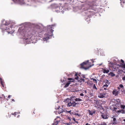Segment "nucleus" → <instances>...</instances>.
Here are the masks:
<instances>
[{"mask_svg": "<svg viewBox=\"0 0 125 125\" xmlns=\"http://www.w3.org/2000/svg\"><path fill=\"white\" fill-rule=\"evenodd\" d=\"M121 107L122 108L124 109L125 107V105H121Z\"/></svg>", "mask_w": 125, "mask_h": 125, "instance_id": "nucleus-32", "label": "nucleus"}, {"mask_svg": "<svg viewBox=\"0 0 125 125\" xmlns=\"http://www.w3.org/2000/svg\"><path fill=\"white\" fill-rule=\"evenodd\" d=\"M82 9H84V8L83 7L82 8Z\"/></svg>", "mask_w": 125, "mask_h": 125, "instance_id": "nucleus-57", "label": "nucleus"}, {"mask_svg": "<svg viewBox=\"0 0 125 125\" xmlns=\"http://www.w3.org/2000/svg\"><path fill=\"white\" fill-rule=\"evenodd\" d=\"M119 87H117L118 89L119 90H120V87L123 88H123L124 87L123 85L122 84H120L119 85Z\"/></svg>", "mask_w": 125, "mask_h": 125, "instance_id": "nucleus-21", "label": "nucleus"}, {"mask_svg": "<svg viewBox=\"0 0 125 125\" xmlns=\"http://www.w3.org/2000/svg\"><path fill=\"white\" fill-rule=\"evenodd\" d=\"M108 85H109L107 84H105L104 85H103V87H107L108 86Z\"/></svg>", "mask_w": 125, "mask_h": 125, "instance_id": "nucleus-34", "label": "nucleus"}, {"mask_svg": "<svg viewBox=\"0 0 125 125\" xmlns=\"http://www.w3.org/2000/svg\"><path fill=\"white\" fill-rule=\"evenodd\" d=\"M89 61L88 60H87L86 61L84 62H83L81 64H80V65L81 66V68L84 69L85 70H86V69H88L89 68V67L87 68H86L85 67H83V66L84 65H86L87 64V63H88Z\"/></svg>", "mask_w": 125, "mask_h": 125, "instance_id": "nucleus-8", "label": "nucleus"}, {"mask_svg": "<svg viewBox=\"0 0 125 125\" xmlns=\"http://www.w3.org/2000/svg\"><path fill=\"white\" fill-rule=\"evenodd\" d=\"M2 95L3 96H4V99H5V96H4V94H3Z\"/></svg>", "mask_w": 125, "mask_h": 125, "instance_id": "nucleus-53", "label": "nucleus"}, {"mask_svg": "<svg viewBox=\"0 0 125 125\" xmlns=\"http://www.w3.org/2000/svg\"><path fill=\"white\" fill-rule=\"evenodd\" d=\"M93 88L96 89V90L97 89V88L94 84L93 86Z\"/></svg>", "mask_w": 125, "mask_h": 125, "instance_id": "nucleus-31", "label": "nucleus"}, {"mask_svg": "<svg viewBox=\"0 0 125 125\" xmlns=\"http://www.w3.org/2000/svg\"><path fill=\"white\" fill-rule=\"evenodd\" d=\"M103 88H104V90H106V87H103Z\"/></svg>", "mask_w": 125, "mask_h": 125, "instance_id": "nucleus-50", "label": "nucleus"}, {"mask_svg": "<svg viewBox=\"0 0 125 125\" xmlns=\"http://www.w3.org/2000/svg\"><path fill=\"white\" fill-rule=\"evenodd\" d=\"M123 121L125 122V118L123 119ZM124 123V124H125V123Z\"/></svg>", "mask_w": 125, "mask_h": 125, "instance_id": "nucleus-47", "label": "nucleus"}, {"mask_svg": "<svg viewBox=\"0 0 125 125\" xmlns=\"http://www.w3.org/2000/svg\"><path fill=\"white\" fill-rule=\"evenodd\" d=\"M19 116H20V115H18V116H17V117H19Z\"/></svg>", "mask_w": 125, "mask_h": 125, "instance_id": "nucleus-56", "label": "nucleus"}, {"mask_svg": "<svg viewBox=\"0 0 125 125\" xmlns=\"http://www.w3.org/2000/svg\"><path fill=\"white\" fill-rule=\"evenodd\" d=\"M67 125H70L69 123H67L66 124Z\"/></svg>", "mask_w": 125, "mask_h": 125, "instance_id": "nucleus-54", "label": "nucleus"}, {"mask_svg": "<svg viewBox=\"0 0 125 125\" xmlns=\"http://www.w3.org/2000/svg\"><path fill=\"white\" fill-rule=\"evenodd\" d=\"M15 3L21 5L30 6L33 5V4L38 0H12Z\"/></svg>", "mask_w": 125, "mask_h": 125, "instance_id": "nucleus-4", "label": "nucleus"}, {"mask_svg": "<svg viewBox=\"0 0 125 125\" xmlns=\"http://www.w3.org/2000/svg\"><path fill=\"white\" fill-rule=\"evenodd\" d=\"M120 66L123 68H125V64L122 63L119 65Z\"/></svg>", "mask_w": 125, "mask_h": 125, "instance_id": "nucleus-18", "label": "nucleus"}, {"mask_svg": "<svg viewBox=\"0 0 125 125\" xmlns=\"http://www.w3.org/2000/svg\"><path fill=\"white\" fill-rule=\"evenodd\" d=\"M109 75L112 77L115 75V74L113 72H110L109 73Z\"/></svg>", "mask_w": 125, "mask_h": 125, "instance_id": "nucleus-24", "label": "nucleus"}, {"mask_svg": "<svg viewBox=\"0 0 125 125\" xmlns=\"http://www.w3.org/2000/svg\"><path fill=\"white\" fill-rule=\"evenodd\" d=\"M22 25L23 26L19 28L17 34L22 38L23 43L28 44L31 42H36L37 37L41 36V32L43 30L44 26L41 23L35 24L34 25L35 30L32 31H30V23L26 22Z\"/></svg>", "mask_w": 125, "mask_h": 125, "instance_id": "nucleus-1", "label": "nucleus"}, {"mask_svg": "<svg viewBox=\"0 0 125 125\" xmlns=\"http://www.w3.org/2000/svg\"><path fill=\"white\" fill-rule=\"evenodd\" d=\"M58 121H56L55 120L54 121V123L52 125H57L58 124Z\"/></svg>", "mask_w": 125, "mask_h": 125, "instance_id": "nucleus-17", "label": "nucleus"}, {"mask_svg": "<svg viewBox=\"0 0 125 125\" xmlns=\"http://www.w3.org/2000/svg\"><path fill=\"white\" fill-rule=\"evenodd\" d=\"M60 107L59 105H56L55 109H58L60 108Z\"/></svg>", "mask_w": 125, "mask_h": 125, "instance_id": "nucleus-30", "label": "nucleus"}, {"mask_svg": "<svg viewBox=\"0 0 125 125\" xmlns=\"http://www.w3.org/2000/svg\"><path fill=\"white\" fill-rule=\"evenodd\" d=\"M97 1H96V2H93L90 3L88 4L89 6V7L88 8L89 9H92V7L93 6H97L98 5V4H96Z\"/></svg>", "mask_w": 125, "mask_h": 125, "instance_id": "nucleus-7", "label": "nucleus"}, {"mask_svg": "<svg viewBox=\"0 0 125 125\" xmlns=\"http://www.w3.org/2000/svg\"><path fill=\"white\" fill-rule=\"evenodd\" d=\"M12 101H14V102L15 101L13 99H12Z\"/></svg>", "mask_w": 125, "mask_h": 125, "instance_id": "nucleus-52", "label": "nucleus"}, {"mask_svg": "<svg viewBox=\"0 0 125 125\" xmlns=\"http://www.w3.org/2000/svg\"><path fill=\"white\" fill-rule=\"evenodd\" d=\"M11 96V95H9V96H8V97L9 98H10V97Z\"/></svg>", "mask_w": 125, "mask_h": 125, "instance_id": "nucleus-46", "label": "nucleus"}, {"mask_svg": "<svg viewBox=\"0 0 125 125\" xmlns=\"http://www.w3.org/2000/svg\"><path fill=\"white\" fill-rule=\"evenodd\" d=\"M67 119H69L70 121H71V120L72 119V118H71L70 117H68L67 118Z\"/></svg>", "mask_w": 125, "mask_h": 125, "instance_id": "nucleus-38", "label": "nucleus"}, {"mask_svg": "<svg viewBox=\"0 0 125 125\" xmlns=\"http://www.w3.org/2000/svg\"><path fill=\"white\" fill-rule=\"evenodd\" d=\"M80 95L81 96H84L83 94L82 93H81L80 94Z\"/></svg>", "mask_w": 125, "mask_h": 125, "instance_id": "nucleus-39", "label": "nucleus"}, {"mask_svg": "<svg viewBox=\"0 0 125 125\" xmlns=\"http://www.w3.org/2000/svg\"><path fill=\"white\" fill-rule=\"evenodd\" d=\"M91 66H90V67H91Z\"/></svg>", "mask_w": 125, "mask_h": 125, "instance_id": "nucleus-58", "label": "nucleus"}, {"mask_svg": "<svg viewBox=\"0 0 125 125\" xmlns=\"http://www.w3.org/2000/svg\"><path fill=\"white\" fill-rule=\"evenodd\" d=\"M77 103H76L75 101L71 100V101L68 102L67 104V106L68 107H70L71 106H72L73 107H75L76 105L77 104H78Z\"/></svg>", "mask_w": 125, "mask_h": 125, "instance_id": "nucleus-6", "label": "nucleus"}, {"mask_svg": "<svg viewBox=\"0 0 125 125\" xmlns=\"http://www.w3.org/2000/svg\"><path fill=\"white\" fill-rule=\"evenodd\" d=\"M88 111L89 115H94L95 113V111L94 110H88Z\"/></svg>", "mask_w": 125, "mask_h": 125, "instance_id": "nucleus-11", "label": "nucleus"}, {"mask_svg": "<svg viewBox=\"0 0 125 125\" xmlns=\"http://www.w3.org/2000/svg\"><path fill=\"white\" fill-rule=\"evenodd\" d=\"M14 24L15 23L14 22L3 20L2 21L0 28L2 31H5L7 32L8 34H10L11 35L13 36L14 30H12V29L14 28Z\"/></svg>", "mask_w": 125, "mask_h": 125, "instance_id": "nucleus-2", "label": "nucleus"}, {"mask_svg": "<svg viewBox=\"0 0 125 125\" xmlns=\"http://www.w3.org/2000/svg\"><path fill=\"white\" fill-rule=\"evenodd\" d=\"M70 84V82H69L67 83H66V84L64 86V87L65 88H66L67 87L69 84Z\"/></svg>", "mask_w": 125, "mask_h": 125, "instance_id": "nucleus-23", "label": "nucleus"}, {"mask_svg": "<svg viewBox=\"0 0 125 125\" xmlns=\"http://www.w3.org/2000/svg\"><path fill=\"white\" fill-rule=\"evenodd\" d=\"M104 82L105 83L109 85L111 83V81H110V80H108L106 79L104 81Z\"/></svg>", "mask_w": 125, "mask_h": 125, "instance_id": "nucleus-15", "label": "nucleus"}, {"mask_svg": "<svg viewBox=\"0 0 125 125\" xmlns=\"http://www.w3.org/2000/svg\"><path fill=\"white\" fill-rule=\"evenodd\" d=\"M122 79L123 81H125V75H124V76L123 77Z\"/></svg>", "mask_w": 125, "mask_h": 125, "instance_id": "nucleus-37", "label": "nucleus"}, {"mask_svg": "<svg viewBox=\"0 0 125 125\" xmlns=\"http://www.w3.org/2000/svg\"><path fill=\"white\" fill-rule=\"evenodd\" d=\"M84 92L85 93V94H86L87 93V91L86 90H85L84 91Z\"/></svg>", "mask_w": 125, "mask_h": 125, "instance_id": "nucleus-49", "label": "nucleus"}, {"mask_svg": "<svg viewBox=\"0 0 125 125\" xmlns=\"http://www.w3.org/2000/svg\"><path fill=\"white\" fill-rule=\"evenodd\" d=\"M81 81H83V82H84V80L83 79H81Z\"/></svg>", "mask_w": 125, "mask_h": 125, "instance_id": "nucleus-42", "label": "nucleus"}, {"mask_svg": "<svg viewBox=\"0 0 125 125\" xmlns=\"http://www.w3.org/2000/svg\"><path fill=\"white\" fill-rule=\"evenodd\" d=\"M78 77H79L78 76H77L75 78V79L77 80L78 79Z\"/></svg>", "mask_w": 125, "mask_h": 125, "instance_id": "nucleus-41", "label": "nucleus"}, {"mask_svg": "<svg viewBox=\"0 0 125 125\" xmlns=\"http://www.w3.org/2000/svg\"><path fill=\"white\" fill-rule=\"evenodd\" d=\"M18 113H17L16 112H15L14 113V114L12 113L11 114L13 115H14L15 116V115H17V114H18Z\"/></svg>", "mask_w": 125, "mask_h": 125, "instance_id": "nucleus-35", "label": "nucleus"}, {"mask_svg": "<svg viewBox=\"0 0 125 125\" xmlns=\"http://www.w3.org/2000/svg\"><path fill=\"white\" fill-rule=\"evenodd\" d=\"M106 123L104 122H102L100 124H99V125H106Z\"/></svg>", "mask_w": 125, "mask_h": 125, "instance_id": "nucleus-25", "label": "nucleus"}, {"mask_svg": "<svg viewBox=\"0 0 125 125\" xmlns=\"http://www.w3.org/2000/svg\"><path fill=\"white\" fill-rule=\"evenodd\" d=\"M104 96H103V95H102L100 97H100V98H103L104 97Z\"/></svg>", "mask_w": 125, "mask_h": 125, "instance_id": "nucleus-45", "label": "nucleus"}, {"mask_svg": "<svg viewBox=\"0 0 125 125\" xmlns=\"http://www.w3.org/2000/svg\"><path fill=\"white\" fill-rule=\"evenodd\" d=\"M103 73H108L109 71V70L106 68L104 69H103Z\"/></svg>", "mask_w": 125, "mask_h": 125, "instance_id": "nucleus-12", "label": "nucleus"}, {"mask_svg": "<svg viewBox=\"0 0 125 125\" xmlns=\"http://www.w3.org/2000/svg\"><path fill=\"white\" fill-rule=\"evenodd\" d=\"M100 54L102 56H104L105 55L104 52H103L102 51H101Z\"/></svg>", "mask_w": 125, "mask_h": 125, "instance_id": "nucleus-27", "label": "nucleus"}, {"mask_svg": "<svg viewBox=\"0 0 125 125\" xmlns=\"http://www.w3.org/2000/svg\"><path fill=\"white\" fill-rule=\"evenodd\" d=\"M113 124H116L117 123V121L116 118H113Z\"/></svg>", "mask_w": 125, "mask_h": 125, "instance_id": "nucleus-16", "label": "nucleus"}, {"mask_svg": "<svg viewBox=\"0 0 125 125\" xmlns=\"http://www.w3.org/2000/svg\"><path fill=\"white\" fill-rule=\"evenodd\" d=\"M75 115H77V116H81V115H80V114H78V113H76L75 114Z\"/></svg>", "mask_w": 125, "mask_h": 125, "instance_id": "nucleus-36", "label": "nucleus"}, {"mask_svg": "<svg viewBox=\"0 0 125 125\" xmlns=\"http://www.w3.org/2000/svg\"><path fill=\"white\" fill-rule=\"evenodd\" d=\"M102 63H101V64H98V65L99 66H100V65H102Z\"/></svg>", "mask_w": 125, "mask_h": 125, "instance_id": "nucleus-48", "label": "nucleus"}, {"mask_svg": "<svg viewBox=\"0 0 125 125\" xmlns=\"http://www.w3.org/2000/svg\"><path fill=\"white\" fill-rule=\"evenodd\" d=\"M85 125H91L90 124H89L88 123H86V124Z\"/></svg>", "mask_w": 125, "mask_h": 125, "instance_id": "nucleus-44", "label": "nucleus"}, {"mask_svg": "<svg viewBox=\"0 0 125 125\" xmlns=\"http://www.w3.org/2000/svg\"><path fill=\"white\" fill-rule=\"evenodd\" d=\"M112 94L115 96H116L118 94V91H117L113 90Z\"/></svg>", "mask_w": 125, "mask_h": 125, "instance_id": "nucleus-14", "label": "nucleus"}, {"mask_svg": "<svg viewBox=\"0 0 125 125\" xmlns=\"http://www.w3.org/2000/svg\"><path fill=\"white\" fill-rule=\"evenodd\" d=\"M52 5L55 9V10H53V11H55L57 13L61 12H62V13H63V11L62 10L63 8L62 7H59L58 6L57 4H53Z\"/></svg>", "mask_w": 125, "mask_h": 125, "instance_id": "nucleus-5", "label": "nucleus"}, {"mask_svg": "<svg viewBox=\"0 0 125 125\" xmlns=\"http://www.w3.org/2000/svg\"><path fill=\"white\" fill-rule=\"evenodd\" d=\"M7 99V100H8V99Z\"/></svg>", "mask_w": 125, "mask_h": 125, "instance_id": "nucleus-60", "label": "nucleus"}, {"mask_svg": "<svg viewBox=\"0 0 125 125\" xmlns=\"http://www.w3.org/2000/svg\"><path fill=\"white\" fill-rule=\"evenodd\" d=\"M56 25L55 24L49 25L47 26V33L44 34V36L42 41L43 43L48 42V41L52 36V33L54 30L52 29H54Z\"/></svg>", "mask_w": 125, "mask_h": 125, "instance_id": "nucleus-3", "label": "nucleus"}, {"mask_svg": "<svg viewBox=\"0 0 125 125\" xmlns=\"http://www.w3.org/2000/svg\"><path fill=\"white\" fill-rule=\"evenodd\" d=\"M114 60L115 61H115L114 62V63L115 64L116 63V62H118V59H117V58H116V60Z\"/></svg>", "mask_w": 125, "mask_h": 125, "instance_id": "nucleus-33", "label": "nucleus"}, {"mask_svg": "<svg viewBox=\"0 0 125 125\" xmlns=\"http://www.w3.org/2000/svg\"><path fill=\"white\" fill-rule=\"evenodd\" d=\"M0 82L2 87H4V86L3 84L4 83V82L3 80L1 78H0Z\"/></svg>", "mask_w": 125, "mask_h": 125, "instance_id": "nucleus-13", "label": "nucleus"}, {"mask_svg": "<svg viewBox=\"0 0 125 125\" xmlns=\"http://www.w3.org/2000/svg\"><path fill=\"white\" fill-rule=\"evenodd\" d=\"M90 17H88L87 18H86L85 20H87V22H89V21L90 20Z\"/></svg>", "mask_w": 125, "mask_h": 125, "instance_id": "nucleus-28", "label": "nucleus"}, {"mask_svg": "<svg viewBox=\"0 0 125 125\" xmlns=\"http://www.w3.org/2000/svg\"><path fill=\"white\" fill-rule=\"evenodd\" d=\"M75 100L76 101H81L83 100H82L79 98H76L75 99Z\"/></svg>", "mask_w": 125, "mask_h": 125, "instance_id": "nucleus-22", "label": "nucleus"}, {"mask_svg": "<svg viewBox=\"0 0 125 125\" xmlns=\"http://www.w3.org/2000/svg\"><path fill=\"white\" fill-rule=\"evenodd\" d=\"M72 119L75 122L76 121L75 120V119L74 118H73V119Z\"/></svg>", "mask_w": 125, "mask_h": 125, "instance_id": "nucleus-40", "label": "nucleus"}, {"mask_svg": "<svg viewBox=\"0 0 125 125\" xmlns=\"http://www.w3.org/2000/svg\"><path fill=\"white\" fill-rule=\"evenodd\" d=\"M104 94V95L105 94Z\"/></svg>", "mask_w": 125, "mask_h": 125, "instance_id": "nucleus-59", "label": "nucleus"}, {"mask_svg": "<svg viewBox=\"0 0 125 125\" xmlns=\"http://www.w3.org/2000/svg\"><path fill=\"white\" fill-rule=\"evenodd\" d=\"M77 74H75V76H77Z\"/></svg>", "mask_w": 125, "mask_h": 125, "instance_id": "nucleus-55", "label": "nucleus"}, {"mask_svg": "<svg viewBox=\"0 0 125 125\" xmlns=\"http://www.w3.org/2000/svg\"><path fill=\"white\" fill-rule=\"evenodd\" d=\"M112 110L113 112L114 113H119L121 111V110H118L117 108L115 107H114Z\"/></svg>", "mask_w": 125, "mask_h": 125, "instance_id": "nucleus-10", "label": "nucleus"}, {"mask_svg": "<svg viewBox=\"0 0 125 125\" xmlns=\"http://www.w3.org/2000/svg\"><path fill=\"white\" fill-rule=\"evenodd\" d=\"M101 116L102 118L104 119H107L108 117V116L107 114L104 113H101Z\"/></svg>", "mask_w": 125, "mask_h": 125, "instance_id": "nucleus-9", "label": "nucleus"}, {"mask_svg": "<svg viewBox=\"0 0 125 125\" xmlns=\"http://www.w3.org/2000/svg\"><path fill=\"white\" fill-rule=\"evenodd\" d=\"M91 80H93L94 83H97V81L96 79L93 78H92L91 79Z\"/></svg>", "mask_w": 125, "mask_h": 125, "instance_id": "nucleus-26", "label": "nucleus"}, {"mask_svg": "<svg viewBox=\"0 0 125 125\" xmlns=\"http://www.w3.org/2000/svg\"><path fill=\"white\" fill-rule=\"evenodd\" d=\"M75 122L76 123H77V124L78 123V121H76Z\"/></svg>", "mask_w": 125, "mask_h": 125, "instance_id": "nucleus-51", "label": "nucleus"}, {"mask_svg": "<svg viewBox=\"0 0 125 125\" xmlns=\"http://www.w3.org/2000/svg\"><path fill=\"white\" fill-rule=\"evenodd\" d=\"M64 111V110L61 108L59 109V111H58V113L59 114H60L62 112H63Z\"/></svg>", "mask_w": 125, "mask_h": 125, "instance_id": "nucleus-19", "label": "nucleus"}, {"mask_svg": "<svg viewBox=\"0 0 125 125\" xmlns=\"http://www.w3.org/2000/svg\"><path fill=\"white\" fill-rule=\"evenodd\" d=\"M121 1V6L123 7V5H122V3L124 4V3L125 2V0H120Z\"/></svg>", "mask_w": 125, "mask_h": 125, "instance_id": "nucleus-20", "label": "nucleus"}, {"mask_svg": "<svg viewBox=\"0 0 125 125\" xmlns=\"http://www.w3.org/2000/svg\"><path fill=\"white\" fill-rule=\"evenodd\" d=\"M71 110H70V111H66V113H70V114L71 115L73 114V112L71 113Z\"/></svg>", "mask_w": 125, "mask_h": 125, "instance_id": "nucleus-29", "label": "nucleus"}, {"mask_svg": "<svg viewBox=\"0 0 125 125\" xmlns=\"http://www.w3.org/2000/svg\"><path fill=\"white\" fill-rule=\"evenodd\" d=\"M121 62H122L123 63H124V61L123 60H122V59H121Z\"/></svg>", "mask_w": 125, "mask_h": 125, "instance_id": "nucleus-43", "label": "nucleus"}]
</instances>
